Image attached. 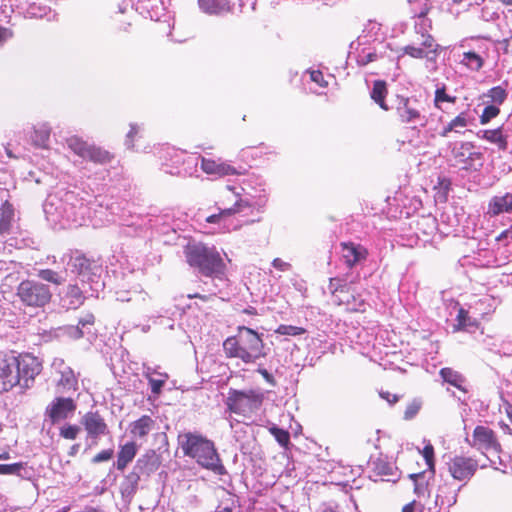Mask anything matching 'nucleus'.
<instances>
[{"label":"nucleus","mask_w":512,"mask_h":512,"mask_svg":"<svg viewBox=\"0 0 512 512\" xmlns=\"http://www.w3.org/2000/svg\"><path fill=\"white\" fill-rule=\"evenodd\" d=\"M468 443L472 448L484 455L487 453L499 454L502 451V446L496 432L483 425H477L474 428L471 440H468Z\"/></svg>","instance_id":"6e6552de"},{"label":"nucleus","mask_w":512,"mask_h":512,"mask_svg":"<svg viewBox=\"0 0 512 512\" xmlns=\"http://www.w3.org/2000/svg\"><path fill=\"white\" fill-rule=\"evenodd\" d=\"M439 374H440L441 378L443 379V381L447 382L448 384L454 386L455 388H457L463 392L467 391L463 387L465 378L458 371H456L450 367H445L440 370Z\"/></svg>","instance_id":"bb28decb"},{"label":"nucleus","mask_w":512,"mask_h":512,"mask_svg":"<svg viewBox=\"0 0 512 512\" xmlns=\"http://www.w3.org/2000/svg\"><path fill=\"white\" fill-rule=\"evenodd\" d=\"M340 246L342 248L345 263L349 268H352L357 263L366 260L368 256V250L360 244L342 242Z\"/></svg>","instance_id":"dca6fc26"},{"label":"nucleus","mask_w":512,"mask_h":512,"mask_svg":"<svg viewBox=\"0 0 512 512\" xmlns=\"http://www.w3.org/2000/svg\"><path fill=\"white\" fill-rule=\"evenodd\" d=\"M166 379H167V375H165L164 378H159V379L149 377V384L151 387V391L156 395L160 394L161 389L166 382Z\"/></svg>","instance_id":"603ef678"},{"label":"nucleus","mask_w":512,"mask_h":512,"mask_svg":"<svg viewBox=\"0 0 512 512\" xmlns=\"http://www.w3.org/2000/svg\"><path fill=\"white\" fill-rule=\"evenodd\" d=\"M87 436L97 439L109 432L108 425L99 411H88L81 418Z\"/></svg>","instance_id":"4468645a"},{"label":"nucleus","mask_w":512,"mask_h":512,"mask_svg":"<svg viewBox=\"0 0 512 512\" xmlns=\"http://www.w3.org/2000/svg\"><path fill=\"white\" fill-rule=\"evenodd\" d=\"M60 378L57 380V385L64 389H75L77 385V379L74 375L73 370L70 367H65L60 371Z\"/></svg>","instance_id":"2f4dec72"},{"label":"nucleus","mask_w":512,"mask_h":512,"mask_svg":"<svg viewBox=\"0 0 512 512\" xmlns=\"http://www.w3.org/2000/svg\"><path fill=\"white\" fill-rule=\"evenodd\" d=\"M500 114V108L496 105H488L486 106L482 114L479 117V121L481 125L488 124L492 119L496 118Z\"/></svg>","instance_id":"58836bf2"},{"label":"nucleus","mask_w":512,"mask_h":512,"mask_svg":"<svg viewBox=\"0 0 512 512\" xmlns=\"http://www.w3.org/2000/svg\"><path fill=\"white\" fill-rule=\"evenodd\" d=\"M76 403L72 398L56 397L46 408V416L52 424L67 419L76 410Z\"/></svg>","instance_id":"f8f14e48"},{"label":"nucleus","mask_w":512,"mask_h":512,"mask_svg":"<svg viewBox=\"0 0 512 512\" xmlns=\"http://www.w3.org/2000/svg\"><path fill=\"white\" fill-rule=\"evenodd\" d=\"M416 501L413 500L402 507L401 512H415Z\"/></svg>","instance_id":"052dcab7"},{"label":"nucleus","mask_w":512,"mask_h":512,"mask_svg":"<svg viewBox=\"0 0 512 512\" xmlns=\"http://www.w3.org/2000/svg\"><path fill=\"white\" fill-rule=\"evenodd\" d=\"M156 428V419L150 415H142L129 424V433L133 439L146 440Z\"/></svg>","instance_id":"2eb2a0df"},{"label":"nucleus","mask_w":512,"mask_h":512,"mask_svg":"<svg viewBox=\"0 0 512 512\" xmlns=\"http://www.w3.org/2000/svg\"><path fill=\"white\" fill-rule=\"evenodd\" d=\"M500 43L503 45V52L505 54H508L509 53V46H510V39L509 38H505Z\"/></svg>","instance_id":"0e129e2a"},{"label":"nucleus","mask_w":512,"mask_h":512,"mask_svg":"<svg viewBox=\"0 0 512 512\" xmlns=\"http://www.w3.org/2000/svg\"><path fill=\"white\" fill-rule=\"evenodd\" d=\"M184 255L187 263L206 277H219L225 272L226 265L220 253L203 243L188 244Z\"/></svg>","instance_id":"7ed1b4c3"},{"label":"nucleus","mask_w":512,"mask_h":512,"mask_svg":"<svg viewBox=\"0 0 512 512\" xmlns=\"http://www.w3.org/2000/svg\"><path fill=\"white\" fill-rule=\"evenodd\" d=\"M379 396L391 405L399 401V396L396 394H392L389 391H380Z\"/></svg>","instance_id":"6e6d98bb"},{"label":"nucleus","mask_w":512,"mask_h":512,"mask_svg":"<svg viewBox=\"0 0 512 512\" xmlns=\"http://www.w3.org/2000/svg\"><path fill=\"white\" fill-rule=\"evenodd\" d=\"M179 444L183 454L194 459L203 468L220 476L227 474L214 442L202 434L184 433L179 436Z\"/></svg>","instance_id":"f03ea898"},{"label":"nucleus","mask_w":512,"mask_h":512,"mask_svg":"<svg viewBox=\"0 0 512 512\" xmlns=\"http://www.w3.org/2000/svg\"><path fill=\"white\" fill-rule=\"evenodd\" d=\"M14 218L13 206L6 201L1 207L0 234L9 233Z\"/></svg>","instance_id":"c85d7f7f"},{"label":"nucleus","mask_w":512,"mask_h":512,"mask_svg":"<svg viewBox=\"0 0 512 512\" xmlns=\"http://www.w3.org/2000/svg\"><path fill=\"white\" fill-rule=\"evenodd\" d=\"M200 9L210 15H218L230 10L228 0H198Z\"/></svg>","instance_id":"393cba45"},{"label":"nucleus","mask_w":512,"mask_h":512,"mask_svg":"<svg viewBox=\"0 0 512 512\" xmlns=\"http://www.w3.org/2000/svg\"><path fill=\"white\" fill-rule=\"evenodd\" d=\"M67 145L74 154L81 157L82 159H86L87 153L89 152V148L91 146V144L87 143L78 136L69 137L67 139Z\"/></svg>","instance_id":"c756f323"},{"label":"nucleus","mask_w":512,"mask_h":512,"mask_svg":"<svg viewBox=\"0 0 512 512\" xmlns=\"http://www.w3.org/2000/svg\"><path fill=\"white\" fill-rule=\"evenodd\" d=\"M439 184H440L441 186H443L445 189H448V188H449V186H450V184H451V182H450V180H449V179H447V178H439Z\"/></svg>","instance_id":"69168bd1"},{"label":"nucleus","mask_w":512,"mask_h":512,"mask_svg":"<svg viewBox=\"0 0 512 512\" xmlns=\"http://www.w3.org/2000/svg\"><path fill=\"white\" fill-rule=\"evenodd\" d=\"M377 59V54L375 52H370L366 54L361 60V65H367L370 62H373Z\"/></svg>","instance_id":"bf43d9fd"},{"label":"nucleus","mask_w":512,"mask_h":512,"mask_svg":"<svg viewBox=\"0 0 512 512\" xmlns=\"http://www.w3.org/2000/svg\"><path fill=\"white\" fill-rule=\"evenodd\" d=\"M388 95L387 84L384 80H375L373 82V88L371 91V99L379 105V107L385 111L389 110L386 103V97Z\"/></svg>","instance_id":"a878e982"},{"label":"nucleus","mask_w":512,"mask_h":512,"mask_svg":"<svg viewBox=\"0 0 512 512\" xmlns=\"http://www.w3.org/2000/svg\"><path fill=\"white\" fill-rule=\"evenodd\" d=\"M264 401L263 393L249 389H229L225 404L230 413L250 417L260 409Z\"/></svg>","instance_id":"20e7f679"},{"label":"nucleus","mask_w":512,"mask_h":512,"mask_svg":"<svg viewBox=\"0 0 512 512\" xmlns=\"http://www.w3.org/2000/svg\"><path fill=\"white\" fill-rule=\"evenodd\" d=\"M24 468V463L0 464L1 475H19Z\"/></svg>","instance_id":"a18cd8bd"},{"label":"nucleus","mask_w":512,"mask_h":512,"mask_svg":"<svg viewBox=\"0 0 512 512\" xmlns=\"http://www.w3.org/2000/svg\"><path fill=\"white\" fill-rule=\"evenodd\" d=\"M421 406H422V403L420 400H413L412 402H410L404 411V419H406V420L413 419L420 411Z\"/></svg>","instance_id":"de8ad7c7"},{"label":"nucleus","mask_w":512,"mask_h":512,"mask_svg":"<svg viewBox=\"0 0 512 512\" xmlns=\"http://www.w3.org/2000/svg\"><path fill=\"white\" fill-rule=\"evenodd\" d=\"M507 91L501 86H495L488 90L487 96L497 105H501L507 98Z\"/></svg>","instance_id":"4c0bfd02"},{"label":"nucleus","mask_w":512,"mask_h":512,"mask_svg":"<svg viewBox=\"0 0 512 512\" xmlns=\"http://www.w3.org/2000/svg\"><path fill=\"white\" fill-rule=\"evenodd\" d=\"M16 296L27 307L42 308L51 301L52 293L46 284L26 279L17 286Z\"/></svg>","instance_id":"0eeeda50"},{"label":"nucleus","mask_w":512,"mask_h":512,"mask_svg":"<svg viewBox=\"0 0 512 512\" xmlns=\"http://www.w3.org/2000/svg\"><path fill=\"white\" fill-rule=\"evenodd\" d=\"M264 348L262 335L246 326H238L237 333L223 341L225 356L229 359H239L244 364H253L264 358Z\"/></svg>","instance_id":"f257e3e1"},{"label":"nucleus","mask_w":512,"mask_h":512,"mask_svg":"<svg viewBox=\"0 0 512 512\" xmlns=\"http://www.w3.org/2000/svg\"><path fill=\"white\" fill-rule=\"evenodd\" d=\"M14 369L17 377L18 390L25 393L34 386L35 379L42 372V361L29 352L14 354Z\"/></svg>","instance_id":"39448f33"},{"label":"nucleus","mask_w":512,"mask_h":512,"mask_svg":"<svg viewBox=\"0 0 512 512\" xmlns=\"http://www.w3.org/2000/svg\"><path fill=\"white\" fill-rule=\"evenodd\" d=\"M475 145L469 141H462L452 149V156L462 169L478 171L483 166V154L474 150Z\"/></svg>","instance_id":"1a4fd4ad"},{"label":"nucleus","mask_w":512,"mask_h":512,"mask_svg":"<svg viewBox=\"0 0 512 512\" xmlns=\"http://www.w3.org/2000/svg\"><path fill=\"white\" fill-rule=\"evenodd\" d=\"M114 455V451L113 449H105V450H102L100 451L99 453H97L93 458H92V463L94 464H98V463H101V462H106V461H109Z\"/></svg>","instance_id":"3c124183"},{"label":"nucleus","mask_w":512,"mask_h":512,"mask_svg":"<svg viewBox=\"0 0 512 512\" xmlns=\"http://www.w3.org/2000/svg\"><path fill=\"white\" fill-rule=\"evenodd\" d=\"M236 199H239L241 205L239 206V212H241L244 208L249 206L247 201H244L239 193L235 191V188L232 186H227L220 194L219 201L217 202L220 207H231L236 206Z\"/></svg>","instance_id":"b1692460"},{"label":"nucleus","mask_w":512,"mask_h":512,"mask_svg":"<svg viewBox=\"0 0 512 512\" xmlns=\"http://www.w3.org/2000/svg\"><path fill=\"white\" fill-rule=\"evenodd\" d=\"M473 119L469 117L468 112L463 111L453 117L439 132V136L442 138H446L450 133L454 132L457 134H462L463 129L466 128Z\"/></svg>","instance_id":"5701e85b"},{"label":"nucleus","mask_w":512,"mask_h":512,"mask_svg":"<svg viewBox=\"0 0 512 512\" xmlns=\"http://www.w3.org/2000/svg\"><path fill=\"white\" fill-rule=\"evenodd\" d=\"M38 276L42 280L55 285H61L64 282V279L52 269H42L38 272Z\"/></svg>","instance_id":"ea45409f"},{"label":"nucleus","mask_w":512,"mask_h":512,"mask_svg":"<svg viewBox=\"0 0 512 512\" xmlns=\"http://www.w3.org/2000/svg\"><path fill=\"white\" fill-rule=\"evenodd\" d=\"M17 377L14 369V353H0V392L7 393L13 389H18Z\"/></svg>","instance_id":"9b49d317"},{"label":"nucleus","mask_w":512,"mask_h":512,"mask_svg":"<svg viewBox=\"0 0 512 512\" xmlns=\"http://www.w3.org/2000/svg\"><path fill=\"white\" fill-rule=\"evenodd\" d=\"M10 35L11 34L7 28L0 26V42L6 40Z\"/></svg>","instance_id":"680f3d73"},{"label":"nucleus","mask_w":512,"mask_h":512,"mask_svg":"<svg viewBox=\"0 0 512 512\" xmlns=\"http://www.w3.org/2000/svg\"><path fill=\"white\" fill-rule=\"evenodd\" d=\"M329 289L334 302L338 306H344L349 313H364L366 302L359 293L350 285L338 277L330 278Z\"/></svg>","instance_id":"423d86ee"},{"label":"nucleus","mask_w":512,"mask_h":512,"mask_svg":"<svg viewBox=\"0 0 512 512\" xmlns=\"http://www.w3.org/2000/svg\"><path fill=\"white\" fill-rule=\"evenodd\" d=\"M451 477L457 481L470 480L479 468L478 460L465 455H455L447 463Z\"/></svg>","instance_id":"9d476101"},{"label":"nucleus","mask_w":512,"mask_h":512,"mask_svg":"<svg viewBox=\"0 0 512 512\" xmlns=\"http://www.w3.org/2000/svg\"><path fill=\"white\" fill-rule=\"evenodd\" d=\"M71 271L79 276H88L92 273L95 261L88 258L85 254L75 251L70 257L69 263Z\"/></svg>","instance_id":"aec40b11"},{"label":"nucleus","mask_w":512,"mask_h":512,"mask_svg":"<svg viewBox=\"0 0 512 512\" xmlns=\"http://www.w3.org/2000/svg\"><path fill=\"white\" fill-rule=\"evenodd\" d=\"M421 47L424 48L429 55V53H435L437 51L438 45L435 43V40L431 35H423Z\"/></svg>","instance_id":"8fccbe9b"},{"label":"nucleus","mask_w":512,"mask_h":512,"mask_svg":"<svg viewBox=\"0 0 512 512\" xmlns=\"http://www.w3.org/2000/svg\"><path fill=\"white\" fill-rule=\"evenodd\" d=\"M443 102H449V103H455L456 102V97L455 96H450L449 94L446 93V87L445 86H442L441 88H437L436 91H435V96H434V107L438 110H443L442 109V103Z\"/></svg>","instance_id":"e433bc0d"},{"label":"nucleus","mask_w":512,"mask_h":512,"mask_svg":"<svg viewBox=\"0 0 512 512\" xmlns=\"http://www.w3.org/2000/svg\"><path fill=\"white\" fill-rule=\"evenodd\" d=\"M269 432L281 446L287 447L290 444V434L287 430L273 426L269 429Z\"/></svg>","instance_id":"a19ab883"},{"label":"nucleus","mask_w":512,"mask_h":512,"mask_svg":"<svg viewBox=\"0 0 512 512\" xmlns=\"http://www.w3.org/2000/svg\"><path fill=\"white\" fill-rule=\"evenodd\" d=\"M399 120L402 123H420L424 126L427 122L425 115L422 114L418 108L416 101L412 102L408 97H402L399 105L396 108Z\"/></svg>","instance_id":"ddd939ff"},{"label":"nucleus","mask_w":512,"mask_h":512,"mask_svg":"<svg viewBox=\"0 0 512 512\" xmlns=\"http://www.w3.org/2000/svg\"><path fill=\"white\" fill-rule=\"evenodd\" d=\"M506 413H507V416H508L510 422L512 423V405H509L506 408Z\"/></svg>","instance_id":"774afa93"},{"label":"nucleus","mask_w":512,"mask_h":512,"mask_svg":"<svg viewBox=\"0 0 512 512\" xmlns=\"http://www.w3.org/2000/svg\"><path fill=\"white\" fill-rule=\"evenodd\" d=\"M504 239H510V242H512V226L509 229L501 232L496 238L497 241H502Z\"/></svg>","instance_id":"13d9d810"},{"label":"nucleus","mask_w":512,"mask_h":512,"mask_svg":"<svg viewBox=\"0 0 512 512\" xmlns=\"http://www.w3.org/2000/svg\"><path fill=\"white\" fill-rule=\"evenodd\" d=\"M137 452L138 445L134 440L128 441L125 444L120 445L119 450L117 452V460L115 463L116 469L119 471H124L126 467L133 461Z\"/></svg>","instance_id":"412c9836"},{"label":"nucleus","mask_w":512,"mask_h":512,"mask_svg":"<svg viewBox=\"0 0 512 512\" xmlns=\"http://www.w3.org/2000/svg\"><path fill=\"white\" fill-rule=\"evenodd\" d=\"M236 206L219 208L217 214H212L206 218L207 223H220L223 219L239 213V206L241 205L239 199H236Z\"/></svg>","instance_id":"7c9ffc66"},{"label":"nucleus","mask_w":512,"mask_h":512,"mask_svg":"<svg viewBox=\"0 0 512 512\" xmlns=\"http://www.w3.org/2000/svg\"><path fill=\"white\" fill-rule=\"evenodd\" d=\"M512 212V192H507L503 195L493 196L487 205L486 214L489 217H496L500 214Z\"/></svg>","instance_id":"a211bd4d"},{"label":"nucleus","mask_w":512,"mask_h":512,"mask_svg":"<svg viewBox=\"0 0 512 512\" xmlns=\"http://www.w3.org/2000/svg\"><path fill=\"white\" fill-rule=\"evenodd\" d=\"M232 507L229 505L219 504L214 512H232Z\"/></svg>","instance_id":"e2e57ef3"},{"label":"nucleus","mask_w":512,"mask_h":512,"mask_svg":"<svg viewBox=\"0 0 512 512\" xmlns=\"http://www.w3.org/2000/svg\"><path fill=\"white\" fill-rule=\"evenodd\" d=\"M477 137L496 145L500 151H506L508 148V136L504 134L503 126L481 130L477 133Z\"/></svg>","instance_id":"4be33fe9"},{"label":"nucleus","mask_w":512,"mask_h":512,"mask_svg":"<svg viewBox=\"0 0 512 512\" xmlns=\"http://www.w3.org/2000/svg\"><path fill=\"white\" fill-rule=\"evenodd\" d=\"M67 294L68 297L72 298L70 304L73 305L74 308H77L78 306L83 304L85 297L83 296L81 289L77 285L69 286Z\"/></svg>","instance_id":"37998d69"},{"label":"nucleus","mask_w":512,"mask_h":512,"mask_svg":"<svg viewBox=\"0 0 512 512\" xmlns=\"http://www.w3.org/2000/svg\"><path fill=\"white\" fill-rule=\"evenodd\" d=\"M95 323V317L92 313H87L84 317L80 318L78 322V326L81 327L79 329L80 335L83 336L82 328H85L87 325H94Z\"/></svg>","instance_id":"5fc2aeb1"},{"label":"nucleus","mask_w":512,"mask_h":512,"mask_svg":"<svg viewBox=\"0 0 512 512\" xmlns=\"http://www.w3.org/2000/svg\"><path fill=\"white\" fill-rule=\"evenodd\" d=\"M436 227V219L430 215L421 216L416 222V229L423 235H430Z\"/></svg>","instance_id":"72a5a7b5"},{"label":"nucleus","mask_w":512,"mask_h":512,"mask_svg":"<svg viewBox=\"0 0 512 512\" xmlns=\"http://www.w3.org/2000/svg\"><path fill=\"white\" fill-rule=\"evenodd\" d=\"M275 333L280 335H288V336H298L306 333V329L302 327H297L293 325H285L281 324L275 330Z\"/></svg>","instance_id":"79ce46f5"},{"label":"nucleus","mask_w":512,"mask_h":512,"mask_svg":"<svg viewBox=\"0 0 512 512\" xmlns=\"http://www.w3.org/2000/svg\"><path fill=\"white\" fill-rule=\"evenodd\" d=\"M462 63L473 71H479L483 67L484 60L479 54L468 51L463 54Z\"/></svg>","instance_id":"473e14b6"},{"label":"nucleus","mask_w":512,"mask_h":512,"mask_svg":"<svg viewBox=\"0 0 512 512\" xmlns=\"http://www.w3.org/2000/svg\"><path fill=\"white\" fill-rule=\"evenodd\" d=\"M113 158V154H111L109 151L91 144L85 160L103 165L111 162Z\"/></svg>","instance_id":"cd10ccee"},{"label":"nucleus","mask_w":512,"mask_h":512,"mask_svg":"<svg viewBox=\"0 0 512 512\" xmlns=\"http://www.w3.org/2000/svg\"><path fill=\"white\" fill-rule=\"evenodd\" d=\"M309 74L311 81L315 82L320 87H327L328 82L325 80L324 75L320 70H311Z\"/></svg>","instance_id":"864d4df0"},{"label":"nucleus","mask_w":512,"mask_h":512,"mask_svg":"<svg viewBox=\"0 0 512 512\" xmlns=\"http://www.w3.org/2000/svg\"><path fill=\"white\" fill-rule=\"evenodd\" d=\"M201 170L208 175H216L219 177L239 174L232 165L205 157L201 159Z\"/></svg>","instance_id":"f3484780"},{"label":"nucleus","mask_w":512,"mask_h":512,"mask_svg":"<svg viewBox=\"0 0 512 512\" xmlns=\"http://www.w3.org/2000/svg\"><path fill=\"white\" fill-rule=\"evenodd\" d=\"M272 265L274 268L280 270V271H286L290 268V264L283 261L280 258H275L272 262Z\"/></svg>","instance_id":"4d7b16f0"},{"label":"nucleus","mask_w":512,"mask_h":512,"mask_svg":"<svg viewBox=\"0 0 512 512\" xmlns=\"http://www.w3.org/2000/svg\"><path fill=\"white\" fill-rule=\"evenodd\" d=\"M470 326H478V322L476 320H472L469 316V312L464 308H459L457 314V325L455 326L457 330H463Z\"/></svg>","instance_id":"c9c22d12"},{"label":"nucleus","mask_w":512,"mask_h":512,"mask_svg":"<svg viewBox=\"0 0 512 512\" xmlns=\"http://www.w3.org/2000/svg\"><path fill=\"white\" fill-rule=\"evenodd\" d=\"M30 137L36 147L45 148L49 141L50 132L46 128L34 129Z\"/></svg>","instance_id":"f704fd0d"},{"label":"nucleus","mask_w":512,"mask_h":512,"mask_svg":"<svg viewBox=\"0 0 512 512\" xmlns=\"http://www.w3.org/2000/svg\"><path fill=\"white\" fill-rule=\"evenodd\" d=\"M243 312L249 315H257V310L254 307L246 308Z\"/></svg>","instance_id":"338daca9"},{"label":"nucleus","mask_w":512,"mask_h":512,"mask_svg":"<svg viewBox=\"0 0 512 512\" xmlns=\"http://www.w3.org/2000/svg\"><path fill=\"white\" fill-rule=\"evenodd\" d=\"M404 53L411 56L412 58L422 59L428 57L427 51L422 47H415L408 45L404 47Z\"/></svg>","instance_id":"09e8293b"},{"label":"nucleus","mask_w":512,"mask_h":512,"mask_svg":"<svg viewBox=\"0 0 512 512\" xmlns=\"http://www.w3.org/2000/svg\"><path fill=\"white\" fill-rule=\"evenodd\" d=\"M80 432V427L73 424H65L60 428L59 435L67 440H75Z\"/></svg>","instance_id":"c03bdc74"},{"label":"nucleus","mask_w":512,"mask_h":512,"mask_svg":"<svg viewBox=\"0 0 512 512\" xmlns=\"http://www.w3.org/2000/svg\"><path fill=\"white\" fill-rule=\"evenodd\" d=\"M422 455L425 459V462H426L429 470L432 473H434L435 472L434 447L431 444L425 445L422 450Z\"/></svg>","instance_id":"49530a36"},{"label":"nucleus","mask_w":512,"mask_h":512,"mask_svg":"<svg viewBox=\"0 0 512 512\" xmlns=\"http://www.w3.org/2000/svg\"><path fill=\"white\" fill-rule=\"evenodd\" d=\"M397 467L387 459L378 457L372 462V474L375 477L385 478L387 481L397 482L399 480Z\"/></svg>","instance_id":"6ab92c4d"}]
</instances>
